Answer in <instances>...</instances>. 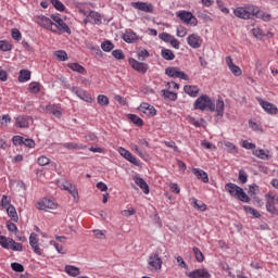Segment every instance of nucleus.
<instances>
[{"label":"nucleus","mask_w":278,"mask_h":278,"mask_svg":"<svg viewBox=\"0 0 278 278\" xmlns=\"http://www.w3.org/2000/svg\"><path fill=\"white\" fill-rule=\"evenodd\" d=\"M194 110H200V112H216L217 116L223 118L225 115V100L218 98L216 102L210 98L207 94L200 96L193 103Z\"/></svg>","instance_id":"f257e3e1"},{"label":"nucleus","mask_w":278,"mask_h":278,"mask_svg":"<svg viewBox=\"0 0 278 278\" xmlns=\"http://www.w3.org/2000/svg\"><path fill=\"white\" fill-rule=\"evenodd\" d=\"M225 191L228 192V194L231 197H236V199L241 201V203L251 202V198L247 194V192H244V189L233 182H227L225 185Z\"/></svg>","instance_id":"f03ea898"},{"label":"nucleus","mask_w":278,"mask_h":278,"mask_svg":"<svg viewBox=\"0 0 278 278\" xmlns=\"http://www.w3.org/2000/svg\"><path fill=\"white\" fill-rule=\"evenodd\" d=\"M256 8L257 5L255 4L237 7L236 9H233V14L237 18H241L242 21H251V18H255Z\"/></svg>","instance_id":"7ed1b4c3"},{"label":"nucleus","mask_w":278,"mask_h":278,"mask_svg":"<svg viewBox=\"0 0 278 278\" xmlns=\"http://www.w3.org/2000/svg\"><path fill=\"white\" fill-rule=\"evenodd\" d=\"M50 18L53 21L52 23L56 28H53V30L55 31L54 34H72L71 27H68V25L64 23V20H62V16L60 14H51Z\"/></svg>","instance_id":"20e7f679"},{"label":"nucleus","mask_w":278,"mask_h":278,"mask_svg":"<svg viewBox=\"0 0 278 278\" xmlns=\"http://www.w3.org/2000/svg\"><path fill=\"white\" fill-rule=\"evenodd\" d=\"M60 80L64 84L65 88L73 92V94H76L78 99H81V101H86V103H92V97L86 92V90L79 88V87H72L66 83V78H60Z\"/></svg>","instance_id":"39448f33"},{"label":"nucleus","mask_w":278,"mask_h":278,"mask_svg":"<svg viewBox=\"0 0 278 278\" xmlns=\"http://www.w3.org/2000/svg\"><path fill=\"white\" fill-rule=\"evenodd\" d=\"M177 18H180L185 25H191L192 27H197L199 25V20L192 14L190 11L180 10L176 13Z\"/></svg>","instance_id":"423d86ee"},{"label":"nucleus","mask_w":278,"mask_h":278,"mask_svg":"<svg viewBox=\"0 0 278 278\" xmlns=\"http://www.w3.org/2000/svg\"><path fill=\"white\" fill-rule=\"evenodd\" d=\"M165 75L172 79H184V81H190V76L186 72L181 71L177 66H168L165 68Z\"/></svg>","instance_id":"0eeeda50"},{"label":"nucleus","mask_w":278,"mask_h":278,"mask_svg":"<svg viewBox=\"0 0 278 278\" xmlns=\"http://www.w3.org/2000/svg\"><path fill=\"white\" fill-rule=\"evenodd\" d=\"M0 247L2 249L11 250V251H23V244L14 241L12 238H8L5 236H0Z\"/></svg>","instance_id":"6e6552de"},{"label":"nucleus","mask_w":278,"mask_h":278,"mask_svg":"<svg viewBox=\"0 0 278 278\" xmlns=\"http://www.w3.org/2000/svg\"><path fill=\"white\" fill-rule=\"evenodd\" d=\"M162 257H160L159 253L150 254L148 258V270L152 273H157V270H162Z\"/></svg>","instance_id":"1a4fd4ad"},{"label":"nucleus","mask_w":278,"mask_h":278,"mask_svg":"<svg viewBox=\"0 0 278 278\" xmlns=\"http://www.w3.org/2000/svg\"><path fill=\"white\" fill-rule=\"evenodd\" d=\"M34 21L39 25V27H43V29H48V31H58L53 29V21L45 15H35Z\"/></svg>","instance_id":"9d476101"},{"label":"nucleus","mask_w":278,"mask_h":278,"mask_svg":"<svg viewBox=\"0 0 278 278\" xmlns=\"http://www.w3.org/2000/svg\"><path fill=\"white\" fill-rule=\"evenodd\" d=\"M37 210H58V202L55 200L43 198L39 202L36 203Z\"/></svg>","instance_id":"9b49d317"},{"label":"nucleus","mask_w":278,"mask_h":278,"mask_svg":"<svg viewBox=\"0 0 278 278\" xmlns=\"http://www.w3.org/2000/svg\"><path fill=\"white\" fill-rule=\"evenodd\" d=\"M128 64L134 68V71H137V73H141L142 75L149 71V64L140 62L134 58L128 60Z\"/></svg>","instance_id":"f8f14e48"},{"label":"nucleus","mask_w":278,"mask_h":278,"mask_svg":"<svg viewBox=\"0 0 278 278\" xmlns=\"http://www.w3.org/2000/svg\"><path fill=\"white\" fill-rule=\"evenodd\" d=\"M257 102L260 103L261 108L264 109V112H266L267 114H270L271 116H275L276 114H278L277 105L268 101H265L262 98H257Z\"/></svg>","instance_id":"ddd939ff"},{"label":"nucleus","mask_w":278,"mask_h":278,"mask_svg":"<svg viewBox=\"0 0 278 278\" xmlns=\"http://www.w3.org/2000/svg\"><path fill=\"white\" fill-rule=\"evenodd\" d=\"M187 43L191 49H201L203 45V38L199 34H191L187 37Z\"/></svg>","instance_id":"4468645a"},{"label":"nucleus","mask_w":278,"mask_h":278,"mask_svg":"<svg viewBox=\"0 0 278 278\" xmlns=\"http://www.w3.org/2000/svg\"><path fill=\"white\" fill-rule=\"evenodd\" d=\"M131 8H135V10H140V12H146L148 14H153L154 10L151 3L142 1L131 2Z\"/></svg>","instance_id":"2eb2a0df"},{"label":"nucleus","mask_w":278,"mask_h":278,"mask_svg":"<svg viewBox=\"0 0 278 278\" xmlns=\"http://www.w3.org/2000/svg\"><path fill=\"white\" fill-rule=\"evenodd\" d=\"M29 245L31 247V249L36 255H42V250H40L38 235L36 232L30 233Z\"/></svg>","instance_id":"dca6fc26"},{"label":"nucleus","mask_w":278,"mask_h":278,"mask_svg":"<svg viewBox=\"0 0 278 278\" xmlns=\"http://www.w3.org/2000/svg\"><path fill=\"white\" fill-rule=\"evenodd\" d=\"M186 275L189 278H211L212 277V274H210V271L205 268H199L192 271H187Z\"/></svg>","instance_id":"f3484780"},{"label":"nucleus","mask_w":278,"mask_h":278,"mask_svg":"<svg viewBox=\"0 0 278 278\" xmlns=\"http://www.w3.org/2000/svg\"><path fill=\"white\" fill-rule=\"evenodd\" d=\"M226 64L235 77H240L242 75V70L233 63L231 56H226Z\"/></svg>","instance_id":"a211bd4d"},{"label":"nucleus","mask_w":278,"mask_h":278,"mask_svg":"<svg viewBox=\"0 0 278 278\" xmlns=\"http://www.w3.org/2000/svg\"><path fill=\"white\" fill-rule=\"evenodd\" d=\"M138 110L139 112H142V114H146V116H155L157 114V110H155V106L146 102L141 103Z\"/></svg>","instance_id":"6ab92c4d"},{"label":"nucleus","mask_w":278,"mask_h":278,"mask_svg":"<svg viewBox=\"0 0 278 278\" xmlns=\"http://www.w3.org/2000/svg\"><path fill=\"white\" fill-rule=\"evenodd\" d=\"M29 121H31V117L25 116V115H18L15 118V126L20 127V129H27L29 127Z\"/></svg>","instance_id":"aec40b11"},{"label":"nucleus","mask_w":278,"mask_h":278,"mask_svg":"<svg viewBox=\"0 0 278 278\" xmlns=\"http://www.w3.org/2000/svg\"><path fill=\"white\" fill-rule=\"evenodd\" d=\"M254 18H261V21H264V23H270V21H273V15L262 11V9H260V7L256 5Z\"/></svg>","instance_id":"412c9836"},{"label":"nucleus","mask_w":278,"mask_h":278,"mask_svg":"<svg viewBox=\"0 0 278 278\" xmlns=\"http://www.w3.org/2000/svg\"><path fill=\"white\" fill-rule=\"evenodd\" d=\"M47 114H52V116H55V118H60L62 116V109L60 108V104H48L46 106Z\"/></svg>","instance_id":"4be33fe9"},{"label":"nucleus","mask_w":278,"mask_h":278,"mask_svg":"<svg viewBox=\"0 0 278 278\" xmlns=\"http://www.w3.org/2000/svg\"><path fill=\"white\" fill-rule=\"evenodd\" d=\"M184 92L189 97H192V99H197V97H199V92H201V89H199V86L195 85H186L184 87Z\"/></svg>","instance_id":"5701e85b"},{"label":"nucleus","mask_w":278,"mask_h":278,"mask_svg":"<svg viewBox=\"0 0 278 278\" xmlns=\"http://www.w3.org/2000/svg\"><path fill=\"white\" fill-rule=\"evenodd\" d=\"M63 147L70 151H86V149H88L86 144L77 142H65L63 143Z\"/></svg>","instance_id":"b1692460"},{"label":"nucleus","mask_w":278,"mask_h":278,"mask_svg":"<svg viewBox=\"0 0 278 278\" xmlns=\"http://www.w3.org/2000/svg\"><path fill=\"white\" fill-rule=\"evenodd\" d=\"M253 155L255 157H258V160H270L273 157V153L270 150H264V149H258V150H253Z\"/></svg>","instance_id":"393cba45"},{"label":"nucleus","mask_w":278,"mask_h":278,"mask_svg":"<svg viewBox=\"0 0 278 278\" xmlns=\"http://www.w3.org/2000/svg\"><path fill=\"white\" fill-rule=\"evenodd\" d=\"M123 40L128 45H132L134 42H138V35L134 30H126L123 35Z\"/></svg>","instance_id":"a878e982"},{"label":"nucleus","mask_w":278,"mask_h":278,"mask_svg":"<svg viewBox=\"0 0 278 278\" xmlns=\"http://www.w3.org/2000/svg\"><path fill=\"white\" fill-rule=\"evenodd\" d=\"M132 179H134L136 186H139V188L142 189L144 194H149V192H150L149 184H147V181L143 180V178H141L139 176H135Z\"/></svg>","instance_id":"bb28decb"},{"label":"nucleus","mask_w":278,"mask_h":278,"mask_svg":"<svg viewBox=\"0 0 278 278\" xmlns=\"http://www.w3.org/2000/svg\"><path fill=\"white\" fill-rule=\"evenodd\" d=\"M192 173L197 177V179H201L203 184H207V181H210V177L207 176V173H205V170L201 168H193Z\"/></svg>","instance_id":"cd10ccee"},{"label":"nucleus","mask_w":278,"mask_h":278,"mask_svg":"<svg viewBox=\"0 0 278 278\" xmlns=\"http://www.w3.org/2000/svg\"><path fill=\"white\" fill-rule=\"evenodd\" d=\"M64 270L70 277H79L81 275V270L75 265H66Z\"/></svg>","instance_id":"c85d7f7f"},{"label":"nucleus","mask_w":278,"mask_h":278,"mask_svg":"<svg viewBox=\"0 0 278 278\" xmlns=\"http://www.w3.org/2000/svg\"><path fill=\"white\" fill-rule=\"evenodd\" d=\"M161 94L164 99H168L169 101H177L178 99L177 92L170 91V89H162Z\"/></svg>","instance_id":"c756f323"},{"label":"nucleus","mask_w":278,"mask_h":278,"mask_svg":"<svg viewBox=\"0 0 278 278\" xmlns=\"http://www.w3.org/2000/svg\"><path fill=\"white\" fill-rule=\"evenodd\" d=\"M7 214L13 223H18V213H16V207H14L13 204L7 207Z\"/></svg>","instance_id":"7c9ffc66"},{"label":"nucleus","mask_w":278,"mask_h":278,"mask_svg":"<svg viewBox=\"0 0 278 278\" xmlns=\"http://www.w3.org/2000/svg\"><path fill=\"white\" fill-rule=\"evenodd\" d=\"M67 67L74 73H79L80 75H84L86 73V67L79 63H68Z\"/></svg>","instance_id":"2f4dec72"},{"label":"nucleus","mask_w":278,"mask_h":278,"mask_svg":"<svg viewBox=\"0 0 278 278\" xmlns=\"http://www.w3.org/2000/svg\"><path fill=\"white\" fill-rule=\"evenodd\" d=\"M31 79V72L29 70H21L18 75V81L21 84H25V81H29Z\"/></svg>","instance_id":"473e14b6"},{"label":"nucleus","mask_w":278,"mask_h":278,"mask_svg":"<svg viewBox=\"0 0 278 278\" xmlns=\"http://www.w3.org/2000/svg\"><path fill=\"white\" fill-rule=\"evenodd\" d=\"M266 210L269 214H273V216H278V210L275 206V200L274 199L267 200Z\"/></svg>","instance_id":"72a5a7b5"},{"label":"nucleus","mask_w":278,"mask_h":278,"mask_svg":"<svg viewBox=\"0 0 278 278\" xmlns=\"http://www.w3.org/2000/svg\"><path fill=\"white\" fill-rule=\"evenodd\" d=\"M88 18H91V21H93V25H101L102 18L101 14L97 11H90L88 14Z\"/></svg>","instance_id":"f704fd0d"},{"label":"nucleus","mask_w":278,"mask_h":278,"mask_svg":"<svg viewBox=\"0 0 278 278\" xmlns=\"http://www.w3.org/2000/svg\"><path fill=\"white\" fill-rule=\"evenodd\" d=\"M161 55L163 60H167L168 62L175 60V53L170 49L163 48L161 50Z\"/></svg>","instance_id":"c9c22d12"},{"label":"nucleus","mask_w":278,"mask_h":278,"mask_svg":"<svg viewBox=\"0 0 278 278\" xmlns=\"http://www.w3.org/2000/svg\"><path fill=\"white\" fill-rule=\"evenodd\" d=\"M243 210H244L245 214H251L254 218H261L262 217V214H260L258 210H255V208H253L249 205H244Z\"/></svg>","instance_id":"e433bc0d"},{"label":"nucleus","mask_w":278,"mask_h":278,"mask_svg":"<svg viewBox=\"0 0 278 278\" xmlns=\"http://www.w3.org/2000/svg\"><path fill=\"white\" fill-rule=\"evenodd\" d=\"M128 118L137 127H142V125H144V122L142 121V118H140V116H138L136 114H128Z\"/></svg>","instance_id":"4c0bfd02"},{"label":"nucleus","mask_w":278,"mask_h":278,"mask_svg":"<svg viewBox=\"0 0 278 278\" xmlns=\"http://www.w3.org/2000/svg\"><path fill=\"white\" fill-rule=\"evenodd\" d=\"M191 205L194 207V210H199L200 212H205V210H207V205H205V203L199 204L197 198H192Z\"/></svg>","instance_id":"58836bf2"},{"label":"nucleus","mask_w":278,"mask_h":278,"mask_svg":"<svg viewBox=\"0 0 278 278\" xmlns=\"http://www.w3.org/2000/svg\"><path fill=\"white\" fill-rule=\"evenodd\" d=\"M28 90L31 94H38L40 92V83L38 81H33L28 86Z\"/></svg>","instance_id":"ea45409f"},{"label":"nucleus","mask_w":278,"mask_h":278,"mask_svg":"<svg viewBox=\"0 0 278 278\" xmlns=\"http://www.w3.org/2000/svg\"><path fill=\"white\" fill-rule=\"evenodd\" d=\"M101 49L102 51H104L105 53H110V51H113L114 49V45L111 40H105L101 43Z\"/></svg>","instance_id":"a19ab883"},{"label":"nucleus","mask_w":278,"mask_h":278,"mask_svg":"<svg viewBox=\"0 0 278 278\" xmlns=\"http://www.w3.org/2000/svg\"><path fill=\"white\" fill-rule=\"evenodd\" d=\"M147 58H151V54L148 52L147 49H142L137 52V59L139 60V62H144Z\"/></svg>","instance_id":"79ce46f5"},{"label":"nucleus","mask_w":278,"mask_h":278,"mask_svg":"<svg viewBox=\"0 0 278 278\" xmlns=\"http://www.w3.org/2000/svg\"><path fill=\"white\" fill-rule=\"evenodd\" d=\"M10 205H12V198L3 194L0 201V206L7 210V207H10Z\"/></svg>","instance_id":"37998d69"},{"label":"nucleus","mask_w":278,"mask_h":278,"mask_svg":"<svg viewBox=\"0 0 278 278\" xmlns=\"http://www.w3.org/2000/svg\"><path fill=\"white\" fill-rule=\"evenodd\" d=\"M50 2L58 12H64L66 10V7L60 0H50Z\"/></svg>","instance_id":"c03bdc74"},{"label":"nucleus","mask_w":278,"mask_h":278,"mask_svg":"<svg viewBox=\"0 0 278 278\" xmlns=\"http://www.w3.org/2000/svg\"><path fill=\"white\" fill-rule=\"evenodd\" d=\"M176 36L178 38H186V36H188V28H186L184 25H179L176 29Z\"/></svg>","instance_id":"a18cd8bd"},{"label":"nucleus","mask_w":278,"mask_h":278,"mask_svg":"<svg viewBox=\"0 0 278 278\" xmlns=\"http://www.w3.org/2000/svg\"><path fill=\"white\" fill-rule=\"evenodd\" d=\"M193 255H194L197 262H199V264L203 263V261L205 260L203 252H201V250L199 248H193Z\"/></svg>","instance_id":"49530a36"},{"label":"nucleus","mask_w":278,"mask_h":278,"mask_svg":"<svg viewBox=\"0 0 278 278\" xmlns=\"http://www.w3.org/2000/svg\"><path fill=\"white\" fill-rule=\"evenodd\" d=\"M224 146L226 147L228 153H238V147L231 141H225Z\"/></svg>","instance_id":"de8ad7c7"},{"label":"nucleus","mask_w":278,"mask_h":278,"mask_svg":"<svg viewBox=\"0 0 278 278\" xmlns=\"http://www.w3.org/2000/svg\"><path fill=\"white\" fill-rule=\"evenodd\" d=\"M54 55L60 60L61 62H66L68 60V54L64 50H58L54 52Z\"/></svg>","instance_id":"09e8293b"},{"label":"nucleus","mask_w":278,"mask_h":278,"mask_svg":"<svg viewBox=\"0 0 278 278\" xmlns=\"http://www.w3.org/2000/svg\"><path fill=\"white\" fill-rule=\"evenodd\" d=\"M74 199H77L79 197V192L77 191V187H75L73 184L70 182L67 186V189H65Z\"/></svg>","instance_id":"8fccbe9b"},{"label":"nucleus","mask_w":278,"mask_h":278,"mask_svg":"<svg viewBox=\"0 0 278 278\" xmlns=\"http://www.w3.org/2000/svg\"><path fill=\"white\" fill-rule=\"evenodd\" d=\"M50 244L54 247V249L60 253L61 255L66 254V250H64V247L53 240L50 241Z\"/></svg>","instance_id":"3c124183"},{"label":"nucleus","mask_w":278,"mask_h":278,"mask_svg":"<svg viewBox=\"0 0 278 278\" xmlns=\"http://www.w3.org/2000/svg\"><path fill=\"white\" fill-rule=\"evenodd\" d=\"M160 40H163V42H170L175 36L168 34V33H161L159 35Z\"/></svg>","instance_id":"603ef678"},{"label":"nucleus","mask_w":278,"mask_h":278,"mask_svg":"<svg viewBox=\"0 0 278 278\" xmlns=\"http://www.w3.org/2000/svg\"><path fill=\"white\" fill-rule=\"evenodd\" d=\"M98 103L99 105H110V98H108L105 94H99Z\"/></svg>","instance_id":"864d4df0"},{"label":"nucleus","mask_w":278,"mask_h":278,"mask_svg":"<svg viewBox=\"0 0 278 278\" xmlns=\"http://www.w3.org/2000/svg\"><path fill=\"white\" fill-rule=\"evenodd\" d=\"M112 55L115 60H125V53L121 49L113 50Z\"/></svg>","instance_id":"5fc2aeb1"},{"label":"nucleus","mask_w":278,"mask_h":278,"mask_svg":"<svg viewBox=\"0 0 278 278\" xmlns=\"http://www.w3.org/2000/svg\"><path fill=\"white\" fill-rule=\"evenodd\" d=\"M0 51H12V45L5 40H0Z\"/></svg>","instance_id":"6e6d98bb"},{"label":"nucleus","mask_w":278,"mask_h":278,"mask_svg":"<svg viewBox=\"0 0 278 278\" xmlns=\"http://www.w3.org/2000/svg\"><path fill=\"white\" fill-rule=\"evenodd\" d=\"M250 128L252 129V131H258V132H263L264 129L262 128V126L253 121L249 122Z\"/></svg>","instance_id":"4d7b16f0"},{"label":"nucleus","mask_w":278,"mask_h":278,"mask_svg":"<svg viewBox=\"0 0 278 278\" xmlns=\"http://www.w3.org/2000/svg\"><path fill=\"white\" fill-rule=\"evenodd\" d=\"M37 163L39 166H47L48 164L51 163V159L42 155L38 157Z\"/></svg>","instance_id":"13d9d810"},{"label":"nucleus","mask_w":278,"mask_h":278,"mask_svg":"<svg viewBox=\"0 0 278 278\" xmlns=\"http://www.w3.org/2000/svg\"><path fill=\"white\" fill-rule=\"evenodd\" d=\"M11 268L15 273H24L25 271V267L23 266V264H20V263H12Z\"/></svg>","instance_id":"bf43d9fd"},{"label":"nucleus","mask_w":278,"mask_h":278,"mask_svg":"<svg viewBox=\"0 0 278 278\" xmlns=\"http://www.w3.org/2000/svg\"><path fill=\"white\" fill-rule=\"evenodd\" d=\"M93 231V236L94 238H97V240H105V232L103 230L100 229H94Z\"/></svg>","instance_id":"052dcab7"},{"label":"nucleus","mask_w":278,"mask_h":278,"mask_svg":"<svg viewBox=\"0 0 278 278\" xmlns=\"http://www.w3.org/2000/svg\"><path fill=\"white\" fill-rule=\"evenodd\" d=\"M238 179L240 184H247L249 181V175H247V172L240 170Z\"/></svg>","instance_id":"680f3d73"},{"label":"nucleus","mask_w":278,"mask_h":278,"mask_svg":"<svg viewBox=\"0 0 278 278\" xmlns=\"http://www.w3.org/2000/svg\"><path fill=\"white\" fill-rule=\"evenodd\" d=\"M252 34H253L254 38H257V39H261L264 37V30H262V28H260V27L253 28Z\"/></svg>","instance_id":"e2e57ef3"},{"label":"nucleus","mask_w":278,"mask_h":278,"mask_svg":"<svg viewBox=\"0 0 278 278\" xmlns=\"http://www.w3.org/2000/svg\"><path fill=\"white\" fill-rule=\"evenodd\" d=\"M24 138H25V137H21V136H18V135L13 136L12 142H13V144H15V147H21V146H23V140H24Z\"/></svg>","instance_id":"0e129e2a"},{"label":"nucleus","mask_w":278,"mask_h":278,"mask_svg":"<svg viewBox=\"0 0 278 278\" xmlns=\"http://www.w3.org/2000/svg\"><path fill=\"white\" fill-rule=\"evenodd\" d=\"M241 147L243 149H247L248 151H251V150L255 149L256 146L253 142H249V140H243Z\"/></svg>","instance_id":"69168bd1"},{"label":"nucleus","mask_w":278,"mask_h":278,"mask_svg":"<svg viewBox=\"0 0 278 278\" xmlns=\"http://www.w3.org/2000/svg\"><path fill=\"white\" fill-rule=\"evenodd\" d=\"M12 38L13 40H21L23 38V35H21V30H18L17 28H13L12 29Z\"/></svg>","instance_id":"338daca9"},{"label":"nucleus","mask_w":278,"mask_h":278,"mask_svg":"<svg viewBox=\"0 0 278 278\" xmlns=\"http://www.w3.org/2000/svg\"><path fill=\"white\" fill-rule=\"evenodd\" d=\"M127 162H130V164H134L135 166H139L140 165V161H138V159L136 156H134V154H129L128 157L126 159Z\"/></svg>","instance_id":"774afa93"}]
</instances>
